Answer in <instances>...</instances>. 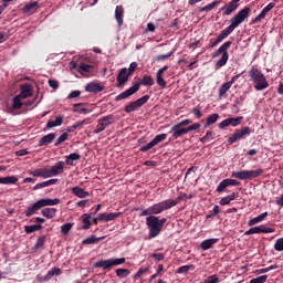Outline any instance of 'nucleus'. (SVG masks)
<instances>
[{
    "mask_svg": "<svg viewBox=\"0 0 283 283\" xmlns=\"http://www.w3.org/2000/svg\"><path fill=\"white\" fill-rule=\"evenodd\" d=\"M140 85H145L146 87H151L154 85V77L150 75H145L139 82H136L130 86L128 90L122 92L119 95L115 97V101H125L126 98H129V96H134L138 90H140Z\"/></svg>",
    "mask_w": 283,
    "mask_h": 283,
    "instance_id": "1",
    "label": "nucleus"
},
{
    "mask_svg": "<svg viewBox=\"0 0 283 283\" xmlns=\"http://www.w3.org/2000/svg\"><path fill=\"white\" fill-rule=\"evenodd\" d=\"M167 222V219L159 218L156 216H149L146 218V227L149 229L148 238L149 240L154 238H158L160 235V232L163 231V227H165V223Z\"/></svg>",
    "mask_w": 283,
    "mask_h": 283,
    "instance_id": "2",
    "label": "nucleus"
},
{
    "mask_svg": "<svg viewBox=\"0 0 283 283\" xmlns=\"http://www.w3.org/2000/svg\"><path fill=\"white\" fill-rule=\"evenodd\" d=\"M174 205L175 202L171 201V199H167V200H164V201H160L158 203H155L150 207H148L147 209H144L139 217L140 218H144L145 216H158L160 213H163V211H167L171 208H174Z\"/></svg>",
    "mask_w": 283,
    "mask_h": 283,
    "instance_id": "3",
    "label": "nucleus"
},
{
    "mask_svg": "<svg viewBox=\"0 0 283 283\" xmlns=\"http://www.w3.org/2000/svg\"><path fill=\"white\" fill-rule=\"evenodd\" d=\"M233 45L232 41L224 42L217 51L212 53V59H218L221 55L214 65L216 70H220V67H224L227 63H229V48Z\"/></svg>",
    "mask_w": 283,
    "mask_h": 283,
    "instance_id": "4",
    "label": "nucleus"
},
{
    "mask_svg": "<svg viewBox=\"0 0 283 283\" xmlns=\"http://www.w3.org/2000/svg\"><path fill=\"white\" fill-rule=\"evenodd\" d=\"M250 81L254 84V90L256 92H262L263 90H266L269 87V81H266V76L262 74V71L259 69L252 67L249 71Z\"/></svg>",
    "mask_w": 283,
    "mask_h": 283,
    "instance_id": "5",
    "label": "nucleus"
},
{
    "mask_svg": "<svg viewBox=\"0 0 283 283\" xmlns=\"http://www.w3.org/2000/svg\"><path fill=\"white\" fill-rule=\"evenodd\" d=\"M264 174V169L259 168L256 170H241L233 171L231 178H238V180H253V178H260Z\"/></svg>",
    "mask_w": 283,
    "mask_h": 283,
    "instance_id": "6",
    "label": "nucleus"
},
{
    "mask_svg": "<svg viewBox=\"0 0 283 283\" xmlns=\"http://www.w3.org/2000/svg\"><path fill=\"white\" fill-rule=\"evenodd\" d=\"M120 264H125V258H111L108 260H99L94 264V268L103 269L104 271H106V269H112V266H120Z\"/></svg>",
    "mask_w": 283,
    "mask_h": 283,
    "instance_id": "7",
    "label": "nucleus"
},
{
    "mask_svg": "<svg viewBox=\"0 0 283 283\" xmlns=\"http://www.w3.org/2000/svg\"><path fill=\"white\" fill-rule=\"evenodd\" d=\"M247 136H251V127L244 126L240 129H237L234 134H232L228 138L229 145H233L234 143H238V140H242V138H247Z\"/></svg>",
    "mask_w": 283,
    "mask_h": 283,
    "instance_id": "8",
    "label": "nucleus"
},
{
    "mask_svg": "<svg viewBox=\"0 0 283 283\" xmlns=\"http://www.w3.org/2000/svg\"><path fill=\"white\" fill-rule=\"evenodd\" d=\"M147 101H149V95H144L137 101L127 104L124 111L126 112V114H132V112H138V109H140V107H143V105L147 103Z\"/></svg>",
    "mask_w": 283,
    "mask_h": 283,
    "instance_id": "9",
    "label": "nucleus"
},
{
    "mask_svg": "<svg viewBox=\"0 0 283 283\" xmlns=\"http://www.w3.org/2000/svg\"><path fill=\"white\" fill-rule=\"evenodd\" d=\"M163 140H167V134H159L157 136H155V138L153 140H150L147 145L142 146L139 148V151H149V149H154V147H156V145L163 143Z\"/></svg>",
    "mask_w": 283,
    "mask_h": 283,
    "instance_id": "10",
    "label": "nucleus"
},
{
    "mask_svg": "<svg viewBox=\"0 0 283 283\" xmlns=\"http://www.w3.org/2000/svg\"><path fill=\"white\" fill-rule=\"evenodd\" d=\"M240 185L241 182L235 179H231V178L223 179L217 187V193H224V190L227 189V187H240Z\"/></svg>",
    "mask_w": 283,
    "mask_h": 283,
    "instance_id": "11",
    "label": "nucleus"
},
{
    "mask_svg": "<svg viewBox=\"0 0 283 283\" xmlns=\"http://www.w3.org/2000/svg\"><path fill=\"white\" fill-rule=\"evenodd\" d=\"M258 233H275V229L262 224L259 227L250 228L244 232V235H255Z\"/></svg>",
    "mask_w": 283,
    "mask_h": 283,
    "instance_id": "12",
    "label": "nucleus"
},
{
    "mask_svg": "<svg viewBox=\"0 0 283 283\" xmlns=\"http://www.w3.org/2000/svg\"><path fill=\"white\" fill-rule=\"evenodd\" d=\"M122 216L123 212H103L97 214V220H99V222H112L116 220V218H120Z\"/></svg>",
    "mask_w": 283,
    "mask_h": 283,
    "instance_id": "13",
    "label": "nucleus"
},
{
    "mask_svg": "<svg viewBox=\"0 0 283 283\" xmlns=\"http://www.w3.org/2000/svg\"><path fill=\"white\" fill-rule=\"evenodd\" d=\"M238 8H240V3L231 0L230 2L226 3L220 9V11L223 12V17H229V14H233V12H235V10H238Z\"/></svg>",
    "mask_w": 283,
    "mask_h": 283,
    "instance_id": "14",
    "label": "nucleus"
},
{
    "mask_svg": "<svg viewBox=\"0 0 283 283\" xmlns=\"http://www.w3.org/2000/svg\"><path fill=\"white\" fill-rule=\"evenodd\" d=\"M129 76L132 75H128L127 67L122 69L116 77V87H124L127 81H129Z\"/></svg>",
    "mask_w": 283,
    "mask_h": 283,
    "instance_id": "15",
    "label": "nucleus"
},
{
    "mask_svg": "<svg viewBox=\"0 0 283 283\" xmlns=\"http://www.w3.org/2000/svg\"><path fill=\"white\" fill-rule=\"evenodd\" d=\"M273 8H275V2H270L266 7H264L262 9V11L260 12V14H258L253 20L252 23H260V21L262 19L266 18V14H269V12H271V10H273Z\"/></svg>",
    "mask_w": 283,
    "mask_h": 283,
    "instance_id": "16",
    "label": "nucleus"
},
{
    "mask_svg": "<svg viewBox=\"0 0 283 283\" xmlns=\"http://www.w3.org/2000/svg\"><path fill=\"white\" fill-rule=\"evenodd\" d=\"M115 120H116V118L114 117V115H107V116L99 118L97 120V123L101 127H103L104 129H107V127H109V125H114Z\"/></svg>",
    "mask_w": 283,
    "mask_h": 283,
    "instance_id": "17",
    "label": "nucleus"
},
{
    "mask_svg": "<svg viewBox=\"0 0 283 283\" xmlns=\"http://www.w3.org/2000/svg\"><path fill=\"white\" fill-rule=\"evenodd\" d=\"M172 132V138L176 140L180 138L181 136H185V134H188L187 127H178V124L171 127Z\"/></svg>",
    "mask_w": 283,
    "mask_h": 283,
    "instance_id": "18",
    "label": "nucleus"
},
{
    "mask_svg": "<svg viewBox=\"0 0 283 283\" xmlns=\"http://www.w3.org/2000/svg\"><path fill=\"white\" fill-rule=\"evenodd\" d=\"M103 90H105V86L94 82L88 83L85 86V91L90 92L91 94H98V92H103Z\"/></svg>",
    "mask_w": 283,
    "mask_h": 283,
    "instance_id": "19",
    "label": "nucleus"
},
{
    "mask_svg": "<svg viewBox=\"0 0 283 283\" xmlns=\"http://www.w3.org/2000/svg\"><path fill=\"white\" fill-rule=\"evenodd\" d=\"M18 96H20V98H30V96H32V85L28 83L21 85Z\"/></svg>",
    "mask_w": 283,
    "mask_h": 283,
    "instance_id": "20",
    "label": "nucleus"
},
{
    "mask_svg": "<svg viewBox=\"0 0 283 283\" xmlns=\"http://www.w3.org/2000/svg\"><path fill=\"white\" fill-rule=\"evenodd\" d=\"M85 125H90V118L76 122L75 124H73L72 126H69L66 128V132L69 134H72L73 132H76V129H81L82 127H85Z\"/></svg>",
    "mask_w": 283,
    "mask_h": 283,
    "instance_id": "21",
    "label": "nucleus"
},
{
    "mask_svg": "<svg viewBox=\"0 0 283 283\" xmlns=\"http://www.w3.org/2000/svg\"><path fill=\"white\" fill-rule=\"evenodd\" d=\"M54 138H56V134H54V133L44 135L42 138H40L38 147H44V145L52 144L54 142Z\"/></svg>",
    "mask_w": 283,
    "mask_h": 283,
    "instance_id": "22",
    "label": "nucleus"
},
{
    "mask_svg": "<svg viewBox=\"0 0 283 283\" xmlns=\"http://www.w3.org/2000/svg\"><path fill=\"white\" fill-rule=\"evenodd\" d=\"M38 202L40 203L41 209H43V207H55V205H60L61 199H40Z\"/></svg>",
    "mask_w": 283,
    "mask_h": 283,
    "instance_id": "23",
    "label": "nucleus"
},
{
    "mask_svg": "<svg viewBox=\"0 0 283 283\" xmlns=\"http://www.w3.org/2000/svg\"><path fill=\"white\" fill-rule=\"evenodd\" d=\"M65 169V163L57 161L54 166L51 167V174L54 176H61Z\"/></svg>",
    "mask_w": 283,
    "mask_h": 283,
    "instance_id": "24",
    "label": "nucleus"
},
{
    "mask_svg": "<svg viewBox=\"0 0 283 283\" xmlns=\"http://www.w3.org/2000/svg\"><path fill=\"white\" fill-rule=\"evenodd\" d=\"M71 191L73 196H76V198H90V192L78 186L73 187Z\"/></svg>",
    "mask_w": 283,
    "mask_h": 283,
    "instance_id": "25",
    "label": "nucleus"
},
{
    "mask_svg": "<svg viewBox=\"0 0 283 283\" xmlns=\"http://www.w3.org/2000/svg\"><path fill=\"white\" fill-rule=\"evenodd\" d=\"M39 209H41V203H39V201H36L32 206L28 207V209L24 211V216L27 218H32V216H34V213H36V211H39Z\"/></svg>",
    "mask_w": 283,
    "mask_h": 283,
    "instance_id": "26",
    "label": "nucleus"
},
{
    "mask_svg": "<svg viewBox=\"0 0 283 283\" xmlns=\"http://www.w3.org/2000/svg\"><path fill=\"white\" fill-rule=\"evenodd\" d=\"M238 199V193L232 192L231 195H228L223 198L220 199L219 205L221 207H227V205H231V202H233V200Z\"/></svg>",
    "mask_w": 283,
    "mask_h": 283,
    "instance_id": "27",
    "label": "nucleus"
},
{
    "mask_svg": "<svg viewBox=\"0 0 283 283\" xmlns=\"http://www.w3.org/2000/svg\"><path fill=\"white\" fill-rule=\"evenodd\" d=\"M125 14V9L123 8V6H117L115 8V19L117 21L118 27L120 28V25H123V17Z\"/></svg>",
    "mask_w": 283,
    "mask_h": 283,
    "instance_id": "28",
    "label": "nucleus"
},
{
    "mask_svg": "<svg viewBox=\"0 0 283 283\" xmlns=\"http://www.w3.org/2000/svg\"><path fill=\"white\" fill-rule=\"evenodd\" d=\"M39 8V2H30L23 7L24 14H34Z\"/></svg>",
    "mask_w": 283,
    "mask_h": 283,
    "instance_id": "29",
    "label": "nucleus"
},
{
    "mask_svg": "<svg viewBox=\"0 0 283 283\" xmlns=\"http://www.w3.org/2000/svg\"><path fill=\"white\" fill-rule=\"evenodd\" d=\"M219 119L220 115L218 113L209 115L206 119V124L203 125V129H207V127H210V125H216Z\"/></svg>",
    "mask_w": 283,
    "mask_h": 283,
    "instance_id": "30",
    "label": "nucleus"
},
{
    "mask_svg": "<svg viewBox=\"0 0 283 283\" xmlns=\"http://www.w3.org/2000/svg\"><path fill=\"white\" fill-rule=\"evenodd\" d=\"M249 14H251V8L244 7L235 15L241 22L244 23V20L249 19Z\"/></svg>",
    "mask_w": 283,
    "mask_h": 283,
    "instance_id": "31",
    "label": "nucleus"
},
{
    "mask_svg": "<svg viewBox=\"0 0 283 283\" xmlns=\"http://www.w3.org/2000/svg\"><path fill=\"white\" fill-rule=\"evenodd\" d=\"M63 125V116H55V120H49L46 123V129H52V127H61Z\"/></svg>",
    "mask_w": 283,
    "mask_h": 283,
    "instance_id": "32",
    "label": "nucleus"
},
{
    "mask_svg": "<svg viewBox=\"0 0 283 283\" xmlns=\"http://www.w3.org/2000/svg\"><path fill=\"white\" fill-rule=\"evenodd\" d=\"M56 182H59V179L42 181L33 187V191H36L38 189H44V187H51V185H56Z\"/></svg>",
    "mask_w": 283,
    "mask_h": 283,
    "instance_id": "33",
    "label": "nucleus"
},
{
    "mask_svg": "<svg viewBox=\"0 0 283 283\" xmlns=\"http://www.w3.org/2000/svg\"><path fill=\"white\" fill-rule=\"evenodd\" d=\"M213 244H218V239L203 240L200 244V248L202 249V251H209V249H211Z\"/></svg>",
    "mask_w": 283,
    "mask_h": 283,
    "instance_id": "34",
    "label": "nucleus"
},
{
    "mask_svg": "<svg viewBox=\"0 0 283 283\" xmlns=\"http://www.w3.org/2000/svg\"><path fill=\"white\" fill-rule=\"evenodd\" d=\"M82 229H84L85 231H87V229H91L92 227V214L90 213H84L82 214Z\"/></svg>",
    "mask_w": 283,
    "mask_h": 283,
    "instance_id": "35",
    "label": "nucleus"
},
{
    "mask_svg": "<svg viewBox=\"0 0 283 283\" xmlns=\"http://www.w3.org/2000/svg\"><path fill=\"white\" fill-rule=\"evenodd\" d=\"M220 6V0H214L213 2L199 8V12H211L214 8H218Z\"/></svg>",
    "mask_w": 283,
    "mask_h": 283,
    "instance_id": "36",
    "label": "nucleus"
},
{
    "mask_svg": "<svg viewBox=\"0 0 283 283\" xmlns=\"http://www.w3.org/2000/svg\"><path fill=\"white\" fill-rule=\"evenodd\" d=\"M269 216V212H263L261 214H259L258 217L251 219L249 222H248V226L249 227H253L260 222H262L264 220V218H266Z\"/></svg>",
    "mask_w": 283,
    "mask_h": 283,
    "instance_id": "37",
    "label": "nucleus"
},
{
    "mask_svg": "<svg viewBox=\"0 0 283 283\" xmlns=\"http://www.w3.org/2000/svg\"><path fill=\"white\" fill-rule=\"evenodd\" d=\"M41 213L44 218H48V220H52V218L56 216V208H45L41 211Z\"/></svg>",
    "mask_w": 283,
    "mask_h": 283,
    "instance_id": "38",
    "label": "nucleus"
},
{
    "mask_svg": "<svg viewBox=\"0 0 283 283\" xmlns=\"http://www.w3.org/2000/svg\"><path fill=\"white\" fill-rule=\"evenodd\" d=\"M63 273L60 268H53L51 269L46 275L44 276V282H48L54 277V275H61Z\"/></svg>",
    "mask_w": 283,
    "mask_h": 283,
    "instance_id": "39",
    "label": "nucleus"
},
{
    "mask_svg": "<svg viewBox=\"0 0 283 283\" xmlns=\"http://www.w3.org/2000/svg\"><path fill=\"white\" fill-rule=\"evenodd\" d=\"M74 160H81V155L77 153H72L69 156H66V165H69L70 167L74 166Z\"/></svg>",
    "mask_w": 283,
    "mask_h": 283,
    "instance_id": "40",
    "label": "nucleus"
},
{
    "mask_svg": "<svg viewBox=\"0 0 283 283\" xmlns=\"http://www.w3.org/2000/svg\"><path fill=\"white\" fill-rule=\"evenodd\" d=\"M21 101H23V97L15 95L12 98V109H21V107H23V102Z\"/></svg>",
    "mask_w": 283,
    "mask_h": 283,
    "instance_id": "41",
    "label": "nucleus"
},
{
    "mask_svg": "<svg viewBox=\"0 0 283 283\" xmlns=\"http://www.w3.org/2000/svg\"><path fill=\"white\" fill-rule=\"evenodd\" d=\"M101 240H105V237L96 238L95 235H91L83 240V244H98Z\"/></svg>",
    "mask_w": 283,
    "mask_h": 283,
    "instance_id": "42",
    "label": "nucleus"
},
{
    "mask_svg": "<svg viewBox=\"0 0 283 283\" xmlns=\"http://www.w3.org/2000/svg\"><path fill=\"white\" fill-rule=\"evenodd\" d=\"M242 120H244V117H230L228 118V123L231 127H238V125H242Z\"/></svg>",
    "mask_w": 283,
    "mask_h": 283,
    "instance_id": "43",
    "label": "nucleus"
},
{
    "mask_svg": "<svg viewBox=\"0 0 283 283\" xmlns=\"http://www.w3.org/2000/svg\"><path fill=\"white\" fill-rule=\"evenodd\" d=\"M193 198V195H187V193H180L179 197H177L176 199H171V202L174 203V207H176V205H178V202H180L181 200H191Z\"/></svg>",
    "mask_w": 283,
    "mask_h": 283,
    "instance_id": "44",
    "label": "nucleus"
},
{
    "mask_svg": "<svg viewBox=\"0 0 283 283\" xmlns=\"http://www.w3.org/2000/svg\"><path fill=\"white\" fill-rule=\"evenodd\" d=\"M41 229H43L41 223L24 227L25 233H34V231H41Z\"/></svg>",
    "mask_w": 283,
    "mask_h": 283,
    "instance_id": "45",
    "label": "nucleus"
},
{
    "mask_svg": "<svg viewBox=\"0 0 283 283\" xmlns=\"http://www.w3.org/2000/svg\"><path fill=\"white\" fill-rule=\"evenodd\" d=\"M81 106H83V103L74 104V105H73V107H74L73 112L78 113V114H84V115H85V114H92V109L78 108V107H81Z\"/></svg>",
    "mask_w": 283,
    "mask_h": 283,
    "instance_id": "46",
    "label": "nucleus"
},
{
    "mask_svg": "<svg viewBox=\"0 0 283 283\" xmlns=\"http://www.w3.org/2000/svg\"><path fill=\"white\" fill-rule=\"evenodd\" d=\"M17 182H19V178L14 176H9V177H2L1 185H17Z\"/></svg>",
    "mask_w": 283,
    "mask_h": 283,
    "instance_id": "47",
    "label": "nucleus"
},
{
    "mask_svg": "<svg viewBox=\"0 0 283 283\" xmlns=\"http://www.w3.org/2000/svg\"><path fill=\"white\" fill-rule=\"evenodd\" d=\"M45 244V235H41L34 247L32 248V251H39V249H43V245Z\"/></svg>",
    "mask_w": 283,
    "mask_h": 283,
    "instance_id": "48",
    "label": "nucleus"
},
{
    "mask_svg": "<svg viewBox=\"0 0 283 283\" xmlns=\"http://www.w3.org/2000/svg\"><path fill=\"white\" fill-rule=\"evenodd\" d=\"M233 31L227 27L224 30H222L220 32V34L217 36V39H219V41H223V39H227Z\"/></svg>",
    "mask_w": 283,
    "mask_h": 283,
    "instance_id": "49",
    "label": "nucleus"
},
{
    "mask_svg": "<svg viewBox=\"0 0 283 283\" xmlns=\"http://www.w3.org/2000/svg\"><path fill=\"white\" fill-rule=\"evenodd\" d=\"M230 84H228V82L223 83L220 88H219V98L224 97V95L228 93L229 88H230Z\"/></svg>",
    "mask_w": 283,
    "mask_h": 283,
    "instance_id": "50",
    "label": "nucleus"
},
{
    "mask_svg": "<svg viewBox=\"0 0 283 283\" xmlns=\"http://www.w3.org/2000/svg\"><path fill=\"white\" fill-rule=\"evenodd\" d=\"M92 70H94V66L86 63H81L78 66V72H84L85 74H90Z\"/></svg>",
    "mask_w": 283,
    "mask_h": 283,
    "instance_id": "51",
    "label": "nucleus"
},
{
    "mask_svg": "<svg viewBox=\"0 0 283 283\" xmlns=\"http://www.w3.org/2000/svg\"><path fill=\"white\" fill-rule=\"evenodd\" d=\"M240 19L238 18V15H234L231 20H230V25L229 28L233 31L235 30V28H238L239 25H241Z\"/></svg>",
    "mask_w": 283,
    "mask_h": 283,
    "instance_id": "52",
    "label": "nucleus"
},
{
    "mask_svg": "<svg viewBox=\"0 0 283 283\" xmlns=\"http://www.w3.org/2000/svg\"><path fill=\"white\" fill-rule=\"evenodd\" d=\"M72 227H74V223H64L61 227V233L62 235H67L70 233V231H72Z\"/></svg>",
    "mask_w": 283,
    "mask_h": 283,
    "instance_id": "53",
    "label": "nucleus"
},
{
    "mask_svg": "<svg viewBox=\"0 0 283 283\" xmlns=\"http://www.w3.org/2000/svg\"><path fill=\"white\" fill-rule=\"evenodd\" d=\"M196 269V265H182L178 268L177 273L182 274V273H189V271H193Z\"/></svg>",
    "mask_w": 283,
    "mask_h": 283,
    "instance_id": "54",
    "label": "nucleus"
},
{
    "mask_svg": "<svg viewBox=\"0 0 283 283\" xmlns=\"http://www.w3.org/2000/svg\"><path fill=\"white\" fill-rule=\"evenodd\" d=\"M149 271V266L147 268H140L137 273L133 276L134 280H140V277H143V275H145V273H147Z\"/></svg>",
    "mask_w": 283,
    "mask_h": 283,
    "instance_id": "55",
    "label": "nucleus"
},
{
    "mask_svg": "<svg viewBox=\"0 0 283 283\" xmlns=\"http://www.w3.org/2000/svg\"><path fill=\"white\" fill-rule=\"evenodd\" d=\"M132 273L128 269H117L116 270V275L117 277L125 279Z\"/></svg>",
    "mask_w": 283,
    "mask_h": 283,
    "instance_id": "56",
    "label": "nucleus"
},
{
    "mask_svg": "<svg viewBox=\"0 0 283 283\" xmlns=\"http://www.w3.org/2000/svg\"><path fill=\"white\" fill-rule=\"evenodd\" d=\"M209 140H213V132L208 130L203 137L200 138V143H209Z\"/></svg>",
    "mask_w": 283,
    "mask_h": 283,
    "instance_id": "57",
    "label": "nucleus"
},
{
    "mask_svg": "<svg viewBox=\"0 0 283 283\" xmlns=\"http://www.w3.org/2000/svg\"><path fill=\"white\" fill-rule=\"evenodd\" d=\"M70 137V135L67 133H63L55 142L54 146L59 147V145H61V143H65V140H67V138Z\"/></svg>",
    "mask_w": 283,
    "mask_h": 283,
    "instance_id": "58",
    "label": "nucleus"
},
{
    "mask_svg": "<svg viewBox=\"0 0 283 283\" xmlns=\"http://www.w3.org/2000/svg\"><path fill=\"white\" fill-rule=\"evenodd\" d=\"M174 50L172 51H170L169 53H167V54H160V55H157L156 57H155V60L156 61H167V59H170L172 55H174Z\"/></svg>",
    "mask_w": 283,
    "mask_h": 283,
    "instance_id": "59",
    "label": "nucleus"
},
{
    "mask_svg": "<svg viewBox=\"0 0 283 283\" xmlns=\"http://www.w3.org/2000/svg\"><path fill=\"white\" fill-rule=\"evenodd\" d=\"M52 168H42V178H53Z\"/></svg>",
    "mask_w": 283,
    "mask_h": 283,
    "instance_id": "60",
    "label": "nucleus"
},
{
    "mask_svg": "<svg viewBox=\"0 0 283 283\" xmlns=\"http://www.w3.org/2000/svg\"><path fill=\"white\" fill-rule=\"evenodd\" d=\"M269 280V275H261L259 277L250 280V283H264Z\"/></svg>",
    "mask_w": 283,
    "mask_h": 283,
    "instance_id": "61",
    "label": "nucleus"
},
{
    "mask_svg": "<svg viewBox=\"0 0 283 283\" xmlns=\"http://www.w3.org/2000/svg\"><path fill=\"white\" fill-rule=\"evenodd\" d=\"M156 81H157V85H159V87H167V82L165 81V78H163V75H156Z\"/></svg>",
    "mask_w": 283,
    "mask_h": 283,
    "instance_id": "62",
    "label": "nucleus"
},
{
    "mask_svg": "<svg viewBox=\"0 0 283 283\" xmlns=\"http://www.w3.org/2000/svg\"><path fill=\"white\" fill-rule=\"evenodd\" d=\"M274 250L275 251H283V238H280L274 243Z\"/></svg>",
    "mask_w": 283,
    "mask_h": 283,
    "instance_id": "63",
    "label": "nucleus"
},
{
    "mask_svg": "<svg viewBox=\"0 0 283 283\" xmlns=\"http://www.w3.org/2000/svg\"><path fill=\"white\" fill-rule=\"evenodd\" d=\"M136 67H138V63L136 62L130 63L129 67L127 69L128 75L132 76L134 72H136Z\"/></svg>",
    "mask_w": 283,
    "mask_h": 283,
    "instance_id": "64",
    "label": "nucleus"
}]
</instances>
